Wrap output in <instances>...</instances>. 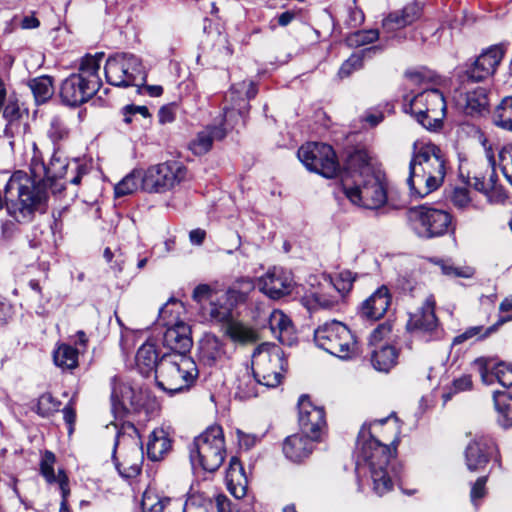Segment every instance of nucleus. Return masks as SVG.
Masks as SVG:
<instances>
[{
    "mask_svg": "<svg viewBox=\"0 0 512 512\" xmlns=\"http://www.w3.org/2000/svg\"><path fill=\"white\" fill-rule=\"evenodd\" d=\"M85 174L84 165L77 160L68 161L58 152L45 165L34 146L29 173L18 170L10 176L7 193L13 214L21 220H33L46 210L48 188L53 194L61 193L67 183L78 185Z\"/></svg>",
    "mask_w": 512,
    "mask_h": 512,
    "instance_id": "obj_1",
    "label": "nucleus"
},
{
    "mask_svg": "<svg viewBox=\"0 0 512 512\" xmlns=\"http://www.w3.org/2000/svg\"><path fill=\"white\" fill-rule=\"evenodd\" d=\"M389 418L364 424L358 435L355 471L358 478L369 476L373 491L382 496L391 491L398 476L390 464L392 451L386 444L375 438L376 429L388 422Z\"/></svg>",
    "mask_w": 512,
    "mask_h": 512,
    "instance_id": "obj_2",
    "label": "nucleus"
},
{
    "mask_svg": "<svg viewBox=\"0 0 512 512\" xmlns=\"http://www.w3.org/2000/svg\"><path fill=\"white\" fill-rule=\"evenodd\" d=\"M341 185L349 201L359 207L378 209L387 201L384 175L364 150H356L347 157Z\"/></svg>",
    "mask_w": 512,
    "mask_h": 512,
    "instance_id": "obj_3",
    "label": "nucleus"
},
{
    "mask_svg": "<svg viewBox=\"0 0 512 512\" xmlns=\"http://www.w3.org/2000/svg\"><path fill=\"white\" fill-rule=\"evenodd\" d=\"M405 76L410 85L421 86L423 90L414 96L404 97V111L412 114L427 130L440 129L446 115V102L440 90L430 87L436 82L435 75L429 70L417 69L407 71Z\"/></svg>",
    "mask_w": 512,
    "mask_h": 512,
    "instance_id": "obj_4",
    "label": "nucleus"
},
{
    "mask_svg": "<svg viewBox=\"0 0 512 512\" xmlns=\"http://www.w3.org/2000/svg\"><path fill=\"white\" fill-rule=\"evenodd\" d=\"M446 176V159L442 150L431 142L415 143L409 163L407 184L411 195L423 198L442 186Z\"/></svg>",
    "mask_w": 512,
    "mask_h": 512,
    "instance_id": "obj_5",
    "label": "nucleus"
},
{
    "mask_svg": "<svg viewBox=\"0 0 512 512\" xmlns=\"http://www.w3.org/2000/svg\"><path fill=\"white\" fill-rule=\"evenodd\" d=\"M103 54L82 58L79 72L68 76L61 84L60 97L68 106H79L92 98L101 86L99 76Z\"/></svg>",
    "mask_w": 512,
    "mask_h": 512,
    "instance_id": "obj_6",
    "label": "nucleus"
},
{
    "mask_svg": "<svg viewBox=\"0 0 512 512\" xmlns=\"http://www.w3.org/2000/svg\"><path fill=\"white\" fill-rule=\"evenodd\" d=\"M197 377V365L188 355L164 354L159 360L157 385L170 394L188 390Z\"/></svg>",
    "mask_w": 512,
    "mask_h": 512,
    "instance_id": "obj_7",
    "label": "nucleus"
},
{
    "mask_svg": "<svg viewBox=\"0 0 512 512\" xmlns=\"http://www.w3.org/2000/svg\"><path fill=\"white\" fill-rule=\"evenodd\" d=\"M316 345L342 360L359 354V344L352 331L342 322L331 321L319 326L314 332Z\"/></svg>",
    "mask_w": 512,
    "mask_h": 512,
    "instance_id": "obj_8",
    "label": "nucleus"
},
{
    "mask_svg": "<svg viewBox=\"0 0 512 512\" xmlns=\"http://www.w3.org/2000/svg\"><path fill=\"white\" fill-rule=\"evenodd\" d=\"M226 456L223 430L220 426L208 427L194 439L190 450V458L193 465L198 464L208 472L216 471L223 463Z\"/></svg>",
    "mask_w": 512,
    "mask_h": 512,
    "instance_id": "obj_9",
    "label": "nucleus"
},
{
    "mask_svg": "<svg viewBox=\"0 0 512 512\" xmlns=\"http://www.w3.org/2000/svg\"><path fill=\"white\" fill-rule=\"evenodd\" d=\"M255 379L266 387H277L287 368L284 351L275 344L263 343L252 355Z\"/></svg>",
    "mask_w": 512,
    "mask_h": 512,
    "instance_id": "obj_10",
    "label": "nucleus"
},
{
    "mask_svg": "<svg viewBox=\"0 0 512 512\" xmlns=\"http://www.w3.org/2000/svg\"><path fill=\"white\" fill-rule=\"evenodd\" d=\"M182 309L179 301L168 302L160 309L159 317L167 327L163 335V345L173 351L172 354L187 355L193 346V340L190 326L178 320Z\"/></svg>",
    "mask_w": 512,
    "mask_h": 512,
    "instance_id": "obj_11",
    "label": "nucleus"
},
{
    "mask_svg": "<svg viewBox=\"0 0 512 512\" xmlns=\"http://www.w3.org/2000/svg\"><path fill=\"white\" fill-rule=\"evenodd\" d=\"M107 82L117 87L139 86L146 80L141 60L134 54L117 53L105 64Z\"/></svg>",
    "mask_w": 512,
    "mask_h": 512,
    "instance_id": "obj_12",
    "label": "nucleus"
},
{
    "mask_svg": "<svg viewBox=\"0 0 512 512\" xmlns=\"http://www.w3.org/2000/svg\"><path fill=\"white\" fill-rule=\"evenodd\" d=\"M186 167L178 161L152 165L143 171L142 189L149 193H163L187 179Z\"/></svg>",
    "mask_w": 512,
    "mask_h": 512,
    "instance_id": "obj_13",
    "label": "nucleus"
},
{
    "mask_svg": "<svg viewBox=\"0 0 512 512\" xmlns=\"http://www.w3.org/2000/svg\"><path fill=\"white\" fill-rule=\"evenodd\" d=\"M408 217L413 231L425 239L446 234L452 225L450 213L425 205L411 208Z\"/></svg>",
    "mask_w": 512,
    "mask_h": 512,
    "instance_id": "obj_14",
    "label": "nucleus"
},
{
    "mask_svg": "<svg viewBox=\"0 0 512 512\" xmlns=\"http://www.w3.org/2000/svg\"><path fill=\"white\" fill-rule=\"evenodd\" d=\"M297 155L309 171L316 172L326 178H333L340 171L336 154L328 144L306 143L299 148Z\"/></svg>",
    "mask_w": 512,
    "mask_h": 512,
    "instance_id": "obj_15",
    "label": "nucleus"
},
{
    "mask_svg": "<svg viewBox=\"0 0 512 512\" xmlns=\"http://www.w3.org/2000/svg\"><path fill=\"white\" fill-rule=\"evenodd\" d=\"M307 285L308 287L303 288L304 293L300 295V300L309 311L331 309L339 304L340 294L334 293L330 276H310Z\"/></svg>",
    "mask_w": 512,
    "mask_h": 512,
    "instance_id": "obj_16",
    "label": "nucleus"
},
{
    "mask_svg": "<svg viewBox=\"0 0 512 512\" xmlns=\"http://www.w3.org/2000/svg\"><path fill=\"white\" fill-rule=\"evenodd\" d=\"M254 288L255 284L250 278L236 280L225 294L217 299V302H211V308L209 309L210 319L213 321L227 320L231 316L232 309L244 303Z\"/></svg>",
    "mask_w": 512,
    "mask_h": 512,
    "instance_id": "obj_17",
    "label": "nucleus"
},
{
    "mask_svg": "<svg viewBox=\"0 0 512 512\" xmlns=\"http://www.w3.org/2000/svg\"><path fill=\"white\" fill-rule=\"evenodd\" d=\"M407 329L425 342L441 337V329L435 315V299L432 295L425 299L419 310L410 315Z\"/></svg>",
    "mask_w": 512,
    "mask_h": 512,
    "instance_id": "obj_18",
    "label": "nucleus"
},
{
    "mask_svg": "<svg viewBox=\"0 0 512 512\" xmlns=\"http://www.w3.org/2000/svg\"><path fill=\"white\" fill-rule=\"evenodd\" d=\"M258 285L261 292L274 300L291 294L296 287L292 272L282 267L269 269L259 278Z\"/></svg>",
    "mask_w": 512,
    "mask_h": 512,
    "instance_id": "obj_19",
    "label": "nucleus"
},
{
    "mask_svg": "<svg viewBox=\"0 0 512 512\" xmlns=\"http://www.w3.org/2000/svg\"><path fill=\"white\" fill-rule=\"evenodd\" d=\"M298 409L301 433L308 435L312 440H318L326 425L323 407L316 406L308 396L302 395L298 401Z\"/></svg>",
    "mask_w": 512,
    "mask_h": 512,
    "instance_id": "obj_20",
    "label": "nucleus"
},
{
    "mask_svg": "<svg viewBox=\"0 0 512 512\" xmlns=\"http://www.w3.org/2000/svg\"><path fill=\"white\" fill-rule=\"evenodd\" d=\"M473 366L479 372L483 384L498 382L503 387L512 386V365L496 362L489 357H479L473 361Z\"/></svg>",
    "mask_w": 512,
    "mask_h": 512,
    "instance_id": "obj_21",
    "label": "nucleus"
},
{
    "mask_svg": "<svg viewBox=\"0 0 512 512\" xmlns=\"http://www.w3.org/2000/svg\"><path fill=\"white\" fill-rule=\"evenodd\" d=\"M505 49L501 45H493L483 51L467 71V76L474 82L482 81L493 75L501 63Z\"/></svg>",
    "mask_w": 512,
    "mask_h": 512,
    "instance_id": "obj_22",
    "label": "nucleus"
},
{
    "mask_svg": "<svg viewBox=\"0 0 512 512\" xmlns=\"http://www.w3.org/2000/svg\"><path fill=\"white\" fill-rule=\"evenodd\" d=\"M257 88L251 81H243L236 85H233L229 93L226 95V99L231 101V107L225 106L224 121L227 125H230V118L236 111L240 116H243L249 108L248 101L253 99L257 95Z\"/></svg>",
    "mask_w": 512,
    "mask_h": 512,
    "instance_id": "obj_23",
    "label": "nucleus"
},
{
    "mask_svg": "<svg viewBox=\"0 0 512 512\" xmlns=\"http://www.w3.org/2000/svg\"><path fill=\"white\" fill-rule=\"evenodd\" d=\"M495 450V443L491 437L479 436L474 438L465 450L467 468L472 472L483 469Z\"/></svg>",
    "mask_w": 512,
    "mask_h": 512,
    "instance_id": "obj_24",
    "label": "nucleus"
},
{
    "mask_svg": "<svg viewBox=\"0 0 512 512\" xmlns=\"http://www.w3.org/2000/svg\"><path fill=\"white\" fill-rule=\"evenodd\" d=\"M55 455L50 451H45L40 461V473L48 484H58L62 501L59 512H69L67 507V498L70 494L69 480L64 470L59 469L55 474L54 465Z\"/></svg>",
    "mask_w": 512,
    "mask_h": 512,
    "instance_id": "obj_25",
    "label": "nucleus"
},
{
    "mask_svg": "<svg viewBox=\"0 0 512 512\" xmlns=\"http://www.w3.org/2000/svg\"><path fill=\"white\" fill-rule=\"evenodd\" d=\"M111 401L114 410L139 411L143 405L142 392L122 383L117 377L112 380Z\"/></svg>",
    "mask_w": 512,
    "mask_h": 512,
    "instance_id": "obj_26",
    "label": "nucleus"
},
{
    "mask_svg": "<svg viewBox=\"0 0 512 512\" xmlns=\"http://www.w3.org/2000/svg\"><path fill=\"white\" fill-rule=\"evenodd\" d=\"M489 180L484 181V176L478 171L476 164L468 161H461L459 165V177L462 182L470 187H473L476 191H479L485 195H489L490 191L496 188L497 175L493 167L490 169Z\"/></svg>",
    "mask_w": 512,
    "mask_h": 512,
    "instance_id": "obj_27",
    "label": "nucleus"
},
{
    "mask_svg": "<svg viewBox=\"0 0 512 512\" xmlns=\"http://www.w3.org/2000/svg\"><path fill=\"white\" fill-rule=\"evenodd\" d=\"M391 304L389 289L383 285L370 295L360 307L362 317L370 320H378L384 316Z\"/></svg>",
    "mask_w": 512,
    "mask_h": 512,
    "instance_id": "obj_28",
    "label": "nucleus"
},
{
    "mask_svg": "<svg viewBox=\"0 0 512 512\" xmlns=\"http://www.w3.org/2000/svg\"><path fill=\"white\" fill-rule=\"evenodd\" d=\"M198 357L204 365L214 366L226 358L224 344L215 335L205 334L198 344Z\"/></svg>",
    "mask_w": 512,
    "mask_h": 512,
    "instance_id": "obj_29",
    "label": "nucleus"
},
{
    "mask_svg": "<svg viewBox=\"0 0 512 512\" xmlns=\"http://www.w3.org/2000/svg\"><path fill=\"white\" fill-rule=\"evenodd\" d=\"M269 328L282 344L291 346L296 337L291 319L281 310L274 309L268 319Z\"/></svg>",
    "mask_w": 512,
    "mask_h": 512,
    "instance_id": "obj_30",
    "label": "nucleus"
},
{
    "mask_svg": "<svg viewBox=\"0 0 512 512\" xmlns=\"http://www.w3.org/2000/svg\"><path fill=\"white\" fill-rule=\"evenodd\" d=\"M314 441L303 433L288 436L283 443V452L291 461L300 462L311 454Z\"/></svg>",
    "mask_w": 512,
    "mask_h": 512,
    "instance_id": "obj_31",
    "label": "nucleus"
},
{
    "mask_svg": "<svg viewBox=\"0 0 512 512\" xmlns=\"http://www.w3.org/2000/svg\"><path fill=\"white\" fill-rule=\"evenodd\" d=\"M118 441L119 440H117L115 443L113 459L119 473L126 478L137 476L141 472L144 459L142 448L139 447L137 443H134L129 451L125 454L122 461L118 462L115 455Z\"/></svg>",
    "mask_w": 512,
    "mask_h": 512,
    "instance_id": "obj_32",
    "label": "nucleus"
},
{
    "mask_svg": "<svg viewBox=\"0 0 512 512\" xmlns=\"http://www.w3.org/2000/svg\"><path fill=\"white\" fill-rule=\"evenodd\" d=\"M225 480L227 489L236 499H241L246 495L248 480L242 464L236 457L230 459Z\"/></svg>",
    "mask_w": 512,
    "mask_h": 512,
    "instance_id": "obj_33",
    "label": "nucleus"
},
{
    "mask_svg": "<svg viewBox=\"0 0 512 512\" xmlns=\"http://www.w3.org/2000/svg\"><path fill=\"white\" fill-rule=\"evenodd\" d=\"M217 322L224 323L225 335L235 343L246 345L258 340V334L255 329L242 321L232 319L231 316L225 321Z\"/></svg>",
    "mask_w": 512,
    "mask_h": 512,
    "instance_id": "obj_34",
    "label": "nucleus"
},
{
    "mask_svg": "<svg viewBox=\"0 0 512 512\" xmlns=\"http://www.w3.org/2000/svg\"><path fill=\"white\" fill-rule=\"evenodd\" d=\"M225 135L226 130L221 126L207 127L190 142L189 148L195 155H203L211 149L214 140H221Z\"/></svg>",
    "mask_w": 512,
    "mask_h": 512,
    "instance_id": "obj_35",
    "label": "nucleus"
},
{
    "mask_svg": "<svg viewBox=\"0 0 512 512\" xmlns=\"http://www.w3.org/2000/svg\"><path fill=\"white\" fill-rule=\"evenodd\" d=\"M171 439L163 428L154 429L148 438L147 456L152 461H159L170 451Z\"/></svg>",
    "mask_w": 512,
    "mask_h": 512,
    "instance_id": "obj_36",
    "label": "nucleus"
},
{
    "mask_svg": "<svg viewBox=\"0 0 512 512\" xmlns=\"http://www.w3.org/2000/svg\"><path fill=\"white\" fill-rule=\"evenodd\" d=\"M159 360L156 345L151 341L142 344L135 357L136 366L143 375H149L151 372L156 373Z\"/></svg>",
    "mask_w": 512,
    "mask_h": 512,
    "instance_id": "obj_37",
    "label": "nucleus"
},
{
    "mask_svg": "<svg viewBox=\"0 0 512 512\" xmlns=\"http://www.w3.org/2000/svg\"><path fill=\"white\" fill-rule=\"evenodd\" d=\"M398 360V351L394 346L382 345L373 350L371 355V363L373 367L380 372L390 371Z\"/></svg>",
    "mask_w": 512,
    "mask_h": 512,
    "instance_id": "obj_38",
    "label": "nucleus"
},
{
    "mask_svg": "<svg viewBox=\"0 0 512 512\" xmlns=\"http://www.w3.org/2000/svg\"><path fill=\"white\" fill-rule=\"evenodd\" d=\"M37 104L47 102L54 94L53 78L48 75H42L32 78L27 83Z\"/></svg>",
    "mask_w": 512,
    "mask_h": 512,
    "instance_id": "obj_39",
    "label": "nucleus"
},
{
    "mask_svg": "<svg viewBox=\"0 0 512 512\" xmlns=\"http://www.w3.org/2000/svg\"><path fill=\"white\" fill-rule=\"evenodd\" d=\"M464 100V111L469 115L481 114L489 103L486 88L480 86L467 91Z\"/></svg>",
    "mask_w": 512,
    "mask_h": 512,
    "instance_id": "obj_40",
    "label": "nucleus"
},
{
    "mask_svg": "<svg viewBox=\"0 0 512 512\" xmlns=\"http://www.w3.org/2000/svg\"><path fill=\"white\" fill-rule=\"evenodd\" d=\"M495 409L498 413V422L503 427L512 426V396L504 392H494Z\"/></svg>",
    "mask_w": 512,
    "mask_h": 512,
    "instance_id": "obj_41",
    "label": "nucleus"
},
{
    "mask_svg": "<svg viewBox=\"0 0 512 512\" xmlns=\"http://www.w3.org/2000/svg\"><path fill=\"white\" fill-rule=\"evenodd\" d=\"M171 499L159 495L153 489H146L141 500V512H164Z\"/></svg>",
    "mask_w": 512,
    "mask_h": 512,
    "instance_id": "obj_42",
    "label": "nucleus"
},
{
    "mask_svg": "<svg viewBox=\"0 0 512 512\" xmlns=\"http://www.w3.org/2000/svg\"><path fill=\"white\" fill-rule=\"evenodd\" d=\"M493 123L504 130L512 131V97H505L494 110Z\"/></svg>",
    "mask_w": 512,
    "mask_h": 512,
    "instance_id": "obj_43",
    "label": "nucleus"
},
{
    "mask_svg": "<svg viewBox=\"0 0 512 512\" xmlns=\"http://www.w3.org/2000/svg\"><path fill=\"white\" fill-rule=\"evenodd\" d=\"M54 363L64 369H73L78 363V350L68 344H61L53 354Z\"/></svg>",
    "mask_w": 512,
    "mask_h": 512,
    "instance_id": "obj_44",
    "label": "nucleus"
},
{
    "mask_svg": "<svg viewBox=\"0 0 512 512\" xmlns=\"http://www.w3.org/2000/svg\"><path fill=\"white\" fill-rule=\"evenodd\" d=\"M143 171L134 170L126 175L116 186L115 196L123 197L135 192L140 186L142 187Z\"/></svg>",
    "mask_w": 512,
    "mask_h": 512,
    "instance_id": "obj_45",
    "label": "nucleus"
},
{
    "mask_svg": "<svg viewBox=\"0 0 512 512\" xmlns=\"http://www.w3.org/2000/svg\"><path fill=\"white\" fill-rule=\"evenodd\" d=\"M378 46H373L361 51V54H353L349 57L340 67L339 76L341 78L348 77L353 71L358 70L362 67L363 58L371 53L379 51Z\"/></svg>",
    "mask_w": 512,
    "mask_h": 512,
    "instance_id": "obj_46",
    "label": "nucleus"
},
{
    "mask_svg": "<svg viewBox=\"0 0 512 512\" xmlns=\"http://www.w3.org/2000/svg\"><path fill=\"white\" fill-rule=\"evenodd\" d=\"M333 283L334 293L340 294V301L350 292L352 289L355 277L349 270L339 272L334 277H331Z\"/></svg>",
    "mask_w": 512,
    "mask_h": 512,
    "instance_id": "obj_47",
    "label": "nucleus"
},
{
    "mask_svg": "<svg viewBox=\"0 0 512 512\" xmlns=\"http://www.w3.org/2000/svg\"><path fill=\"white\" fill-rule=\"evenodd\" d=\"M378 37V30H361L349 35L347 43L351 47H360L374 42Z\"/></svg>",
    "mask_w": 512,
    "mask_h": 512,
    "instance_id": "obj_48",
    "label": "nucleus"
},
{
    "mask_svg": "<svg viewBox=\"0 0 512 512\" xmlns=\"http://www.w3.org/2000/svg\"><path fill=\"white\" fill-rule=\"evenodd\" d=\"M408 26L405 18L400 10L391 12L386 18L383 19L382 28L386 33H393Z\"/></svg>",
    "mask_w": 512,
    "mask_h": 512,
    "instance_id": "obj_49",
    "label": "nucleus"
},
{
    "mask_svg": "<svg viewBox=\"0 0 512 512\" xmlns=\"http://www.w3.org/2000/svg\"><path fill=\"white\" fill-rule=\"evenodd\" d=\"M473 386V381L470 375H462L457 379H454L451 386V392L443 395L445 401L451 399L453 393H459L471 390Z\"/></svg>",
    "mask_w": 512,
    "mask_h": 512,
    "instance_id": "obj_50",
    "label": "nucleus"
},
{
    "mask_svg": "<svg viewBox=\"0 0 512 512\" xmlns=\"http://www.w3.org/2000/svg\"><path fill=\"white\" fill-rule=\"evenodd\" d=\"M60 403L56 401L50 393H44L38 399V412L42 416H47L57 411Z\"/></svg>",
    "mask_w": 512,
    "mask_h": 512,
    "instance_id": "obj_51",
    "label": "nucleus"
},
{
    "mask_svg": "<svg viewBox=\"0 0 512 512\" xmlns=\"http://www.w3.org/2000/svg\"><path fill=\"white\" fill-rule=\"evenodd\" d=\"M47 133L53 142H57L63 140L67 136L68 131L63 121L59 117H54L51 119Z\"/></svg>",
    "mask_w": 512,
    "mask_h": 512,
    "instance_id": "obj_52",
    "label": "nucleus"
},
{
    "mask_svg": "<svg viewBox=\"0 0 512 512\" xmlns=\"http://www.w3.org/2000/svg\"><path fill=\"white\" fill-rule=\"evenodd\" d=\"M440 268L444 275L451 277L470 278L474 273L473 269L470 267H455L452 264L445 261H441Z\"/></svg>",
    "mask_w": 512,
    "mask_h": 512,
    "instance_id": "obj_53",
    "label": "nucleus"
},
{
    "mask_svg": "<svg viewBox=\"0 0 512 512\" xmlns=\"http://www.w3.org/2000/svg\"><path fill=\"white\" fill-rule=\"evenodd\" d=\"M450 199L453 205L459 209L467 208L471 202V197L466 187H455Z\"/></svg>",
    "mask_w": 512,
    "mask_h": 512,
    "instance_id": "obj_54",
    "label": "nucleus"
},
{
    "mask_svg": "<svg viewBox=\"0 0 512 512\" xmlns=\"http://www.w3.org/2000/svg\"><path fill=\"white\" fill-rule=\"evenodd\" d=\"M392 333V324L384 322L379 324L371 333L369 342L371 345H378L385 339H388Z\"/></svg>",
    "mask_w": 512,
    "mask_h": 512,
    "instance_id": "obj_55",
    "label": "nucleus"
},
{
    "mask_svg": "<svg viewBox=\"0 0 512 512\" xmlns=\"http://www.w3.org/2000/svg\"><path fill=\"white\" fill-rule=\"evenodd\" d=\"M103 256L108 263H111L110 267L115 274H119L123 271L125 259L120 251L113 252L110 248H106Z\"/></svg>",
    "mask_w": 512,
    "mask_h": 512,
    "instance_id": "obj_56",
    "label": "nucleus"
},
{
    "mask_svg": "<svg viewBox=\"0 0 512 512\" xmlns=\"http://www.w3.org/2000/svg\"><path fill=\"white\" fill-rule=\"evenodd\" d=\"M192 297L198 303H201L202 301H204L206 299H209L210 303L212 301L217 302V299H219V297H215L213 295L212 288L207 284H200V285L196 286L193 291ZM210 308H211V306L209 307V309Z\"/></svg>",
    "mask_w": 512,
    "mask_h": 512,
    "instance_id": "obj_57",
    "label": "nucleus"
},
{
    "mask_svg": "<svg viewBox=\"0 0 512 512\" xmlns=\"http://www.w3.org/2000/svg\"><path fill=\"white\" fill-rule=\"evenodd\" d=\"M408 25L417 21L422 14V6L419 3H409L400 10Z\"/></svg>",
    "mask_w": 512,
    "mask_h": 512,
    "instance_id": "obj_58",
    "label": "nucleus"
},
{
    "mask_svg": "<svg viewBox=\"0 0 512 512\" xmlns=\"http://www.w3.org/2000/svg\"><path fill=\"white\" fill-rule=\"evenodd\" d=\"M487 478L485 476L479 477L471 488V501L474 506H477V501L485 495V485Z\"/></svg>",
    "mask_w": 512,
    "mask_h": 512,
    "instance_id": "obj_59",
    "label": "nucleus"
},
{
    "mask_svg": "<svg viewBox=\"0 0 512 512\" xmlns=\"http://www.w3.org/2000/svg\"><path fill=\"white\" fill-rule=\"evenodd\" d=\"M236 434L240 447L246 450L255 446V444L259 441L258 436L255 434L245 433L241 430H237Z\"/></svg>",
    "mask_w": 512,
    "mask_h": 512,
    "instance_id": "obj_60",
    "label": "nucleus"
},
{
    "mask_svg": "<svg viewBox=\"0 0 512 512\" xmlns=\"http://www.w3.org/2000/svg\"><path fill=\"white\" fill-rule=\"evenodd\" d=\"M10 183V178L8 179L5 187H4V191L2 192V190L0 189V211L6 207L7 209V212L8 214L13 218L15 219L17 222L19 223H28V222H31L32 220H21L19 218H17L15 216V214H13L11 208H10V200L8 198V193H7V187Z\"/></svg>",
    "mask_w": 512,
    "mask_h": 512,
    "instance_id": "obj_61",
    "label": "nucleus"
},
{
    "mask_svg": "<svg viewBox=\"0 0 512 512\" xmlns=\"http://www.w3.org/2000/svg\"><path fill=\"white\" fill-rule=\"evenodd\" d=\"M502 172L512 185V151H504L500 154Z\"/></svg>",
    "mask_w": 512,
    "mask_h": 512,
    "instance_id": "obj_62",
    "label": "nucleus"
},
{
    "mask_svg": "<svg viewBox=\"0 0 512 512\" xmlns=\"http://www.w3.org/2000/svg\"><path fill=\"white\" fill-rule=\"evenodd\" d=\"M176 105L169 104L160 108L158 113L159 122L161 124L171 123L175 120Z\"/></svg>",
    "mask_w": 512,
    "mask_h": 512,
    "instance_id": "obj_63",
    "label": "nucleus"
},
{
    "mask_svg": "<svg viewBox=\"0 0 512 512\" xmlns=\"http://www.w3.org/2000/svg\"><path fill=\"white\" fill-rule=\"evenodd\" d=\"M483 330V327L482 326H473V327H470L468 329H466L463 333H461L460 335L456 336L454 339H453V344L454 345H458V344H462L463 342H465L466 340L468 339H471L473 337H476L478 336L481 331Z\"/></svg>",
    "mask_w": 512,
    "mask_h": 512,
    "instance_id": "obj_64",
    "label": "nucleus"
}]
</instances>
